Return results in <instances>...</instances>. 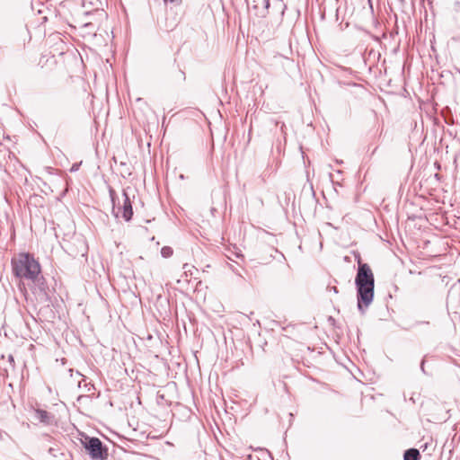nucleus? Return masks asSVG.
Segmentation results:
<instances>
[{"label":"nucleus","instance_id":"f257e3e1","mask_svg":"<svg viewBox=\"0 0 460 460\" xmlns=\"http://www.w3.org/2000/svg\"><path fill=\"white\" fill-rule=\"evenodd\" d=\"M11 264L13 272L17 278L31 281L40 292L45 293L41 267L32 254L21 252L12 259Z\"/></svg>","mask_w":460,"mask_h":460},{"label":"nucleus","instance_id":"f03ea898","mask_svg":"<svg viewBox=\"0 0 460 460\" xmlns=\"http://www.w3.org/2000/svg\"><path fill=\"white\" fill-rule=\"evenodd\" d=\"M355 283L358 289V307L362 311L363 306L367 307L374 298V275L367 264H359Z\"/></svg>","mask_w":460,"mask_h":460},{"label":"nucleus","instance_id":"7ed1b4c3","mask_svg":"<svg viewBox=\"0 0 460 460\" xmlns=\"http://www.w3.org/2000/svg\"><path fill=\"white\" fill-rule=\"evenodd\" d=\"M110 195H111L112 205H113V208H112L113 215L116 217H119L121 215L122 218H124L126 221H129L132 217L133 211H132L131 202H130L129 198L128 197L127 193L126 192L122 193V196H121L122 204H121L120 199L115 197L114 190H111Z\"/></svg>","mask_w":460,"mask_h":460},{"label":"nucleus","instance_id":"20e7f679","mask_svg":"<svg viewBox=\"0 0 460 460\" xmlns=\"http://www.w3.org/2000/svg\"><path fill=\"white\" fill-rule=\"evenodd\" d=\"M85 449L93 460H106L108 457L107 448L102 446L98 438H85L84 441Z\"/></svg>","mask_w":460,"mask_h":460},{"label":"nucleus","instance_id":"39448f33","mask_svg":"<svg viewBox=\"0 0 460 460\" xmlns=\"http://www.w3.org/2000/svg\"><path fill=\"white\" fill-rule=\"evenodd\" d=\"M35 418L45 424H49L52 420L50 414L48 411L40 409L35 410Z\"/></svg>","mask_w":460,"mask_h":460},{"label":"nucleus","instance_id":"423d86ee","mask_svg":"<svg viewBox=\"0 0 460 460\" xmlns=\"http://www.w3.org/2000/svg\"><path fill=\"white\" fill-rule=\"evenodd\" d=\"M420 452L418 449L411 448L404 452L403 459L404 460H419Z\"/></svg>","mask_w":460,"mask_h":460},{"label":"nucleus","instance_id":"0eeeda50","mask_svg":"<svg viewBox=\"0 0 460 460\" xmlns=\"http://www.w3.org/2000/svg\"><path fill=\"white\" fill-rule=\"evenodd\" d=\"M182 269L183 274L186 278H188L189 276L192 277L193 274L198 271V270L193 265H190L189 263L183 264Z\"/></svg>","mask_w":460,"mask_h":460},{"label":"nucleus","instance_id":"6e6552de","mask_svg":"<svg viewBox=\"0 0 460 460\" xmlns=\"http://www.w3.org/2000/svg\"><path fill=\"white\" fill-rule=\"evenodd\" d=\"M161 254L164 258H169L172 255V249L169 246H164L161 250Z\"/></svg>","mask_w":460,"mask_h":460},{"label":"nucleus","instance_id":"1a4fd4ad","mask_svg":"<svg viewBox=\"0 0 460 460\" xmlns=\"http://www.w3.org/2000/svg\"><path fill=\"white\" fill-rule=\"evenodd\" d=\"M77 169H78V165L75 164V165H73V166H72L71 171H72V172H75V171H76Z\"/></svg>","mask_w":460,"mask_h":460},{"label":"nucleus","instance_id":"9d476101","mask_svg":"<svg viewBox=\"0 0 460 460\" xmlns=\"http://www.w3.org/2000/svg\"><path fill=\"white\" fill-rule=\"evenodd\" d=\"M164 2H170V3H179L180 0H164Z\"/></svg>","mask_w":460,"mask_h":460},{"label":"nucleus","instance_id":"9b49d317","mask_svg":"<svg viewBox=\"0 0 460 460\" xmlns=\"http://www.w3.org/2000/svg\"><path fill=\"white\" fill-rule=\"evenodd\" d=\"M9 359H10V361H13V356H10V357H9Z\"/></svg>","mask_w":460,"mask_h":460}]
</instances>
